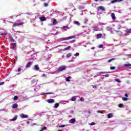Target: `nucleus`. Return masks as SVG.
Returning <instances> with one entry per match:
<instances>
[{
  "mask_svg": "<svg viewBox=\"0 0 131 131\" xmlns=\"http://www.w3.org/2000/svg\"><path fill=\"white\" fill-rule=\"evenodd\" d=\"M124 96L125 97H126V98H128V95L127 94V93L125 94Z\"/></svg>",
  "mask_w": 131,
  "mask_h": 131,
  "instance_id": "obj_53",
  "label": "nucleus"
},
{
  "mask_svg": "<svg viewBox=\"0 0 131 131\" xmlns=\"http://www.w3.org/2000/svg\"><path fill=\"white\" fill-rule=\"evenodd\" d=\"M131 29H127L125 31L126 33H130Z\"/></svg>",
  "mask_w": 131,
  "mask_h": 131,
  "instance_id": "obj_23",
  "label": "nucleus"
},
{
  "mask_svg": "<svg viewBox=\"0 0 131 131\" xmlns=\"http://www.w3.org/2000/svg\"><path fill=\"white\" fill-rule=\"evenodd\" d=\"M75 57H77L78 56H79V53L77 52L75 55Z\"/></svg>",
  "mask_w": 131,
  "mask_h": 131,
  "instance_id": "obj_42",
  "label": "nucleus"
},
{
  "mask_svg": "<svg viewBox=\"0 0 131 131\" xmlns=\"http://www.w3.org/2000/svg\"><path fill=\"white\" fill-rule=\"evenodd\" d=\"M107 117L108 118H112V117H113V115L112 114V113L108 114L107 115Z\"/></svg>",
  "mask_w": 131,
  "mask_h": 131,
  "instance_id": "obj_18",
  "label": "nucleus"
},
{
  "mask_svg": "<svg viewBox=\"0 0 131 131\" xmlns=\"http://www.w3.org/2000/svg\"><path fill=\"white\" fill-rule=\"evenodd\" d=\"M70 79H71V76H68L66 78V81H68V82H69L70 81Z\"/></svg>",
  "mask_w": 131,
  "mask_h": 131,
  "instance_id": "obj_15",
  "label": "nucleus"
},
{
  "mask_svg": "<svg viewBox=\"0 0 131 131\" xmlns=\"http://www.w3.org/2000/svg\"><path fill=\"white\" fill-rule=\"evenodd\" d=\"M97 113H101V114H103V112L102 111H98Z\"/></svg>",
  "mask_w": 131,
  "mask_h": 131,
  "instance_id": "obj_45",
  "label": "nucleus"
},
{
  "mask_svg": "<svg viewBox=\"0 0 131 131\" xmlns=\"http://www.w3.org/2000/svg\"><path fill=\"white\" fill-rule=\"evenodd\" d=\"M47 113V112H43L42 113Z\"/></svg>",
  "mask_w": 131,
  "mask_h": 131,
  "instance_id": "obj_60",
  "label": "nucleus"
},
{
  "mask_svg": "<svg viewBox=\"0 0 131 131\" xmlns=\"http://www.w3.org/2000/svg\"><path fill=\"white\" fill-rule=\"evenodd\" d=\"M60 104H66L67 103H68V102L67 101H65V100H63V101H60L59 102Z\"/></svg>",
  "mask_w": 131,
  "mask_h": 131,
  "instance_id": "obj_20",
  "label": "nucleus"
},
{
  "mask_svg": "<svg viewBox=\"0 0 131 131\" xmlns=\"http://www.w3.org/2000/svg\"><path fill=\"white\" fill-rule=\"evenodd\" d=\"M108 73H111V72H101L97 73V74L94 76V78L97 77V76H101L103 74H107Z\"/></svg>",
  "mask_w": 131,
  "mask_h": 131,
  "instance_id": "obj_2",
  "label": "nucleus"
},
{
  "mask_svg": "<svg viewBox=\"0 0 131 131\" xmlns=\"http://www.w3.org/2000/svg\"><path fill=\"white\" fill-rule=\"evenodd\" d=\"M17 118H18V116L15 115L13 119L10 120V121H16V120H17Z\"/></svg>",
  "mask_w": 131,
  "mask_h": 131,
  "instance_id": "obj_9",
  "label": "nucleus"
},
{
  "mask_svg": "<svg viewBox=\"0 0 131 131\" xmlns=\"http://www.w3.org/2000/svg\"><path fill=\"white\" fill-rule=\"evenodd\" d=\"M74 112L73 111V110H71L70 112V113H71L72 114H73Z\"/></svg>",
  "mask_w": 131,
  "mask_h": 131,
  "instance_id": "obj_55",
  "label": "nucleus"
},
{
  "mask_svg": "<svg viewBox=\"0 0 131 131\" xmlns=\"http://www.w3.org/2000/svg\"><path fill=\"white\" fill-rule=\"evenodd\" d=\"M71 56H72L71 53H68L67 54V58H70Z\"/></svg>",
  "mask_w": 131,
  "mask_h": 131,
  "instance_id": "obj_32",
  "label": "nucleus"
},
{
  "mask_svg": "<svg viewBox=\"0 0 131 131\" xmlns=\"http://www.w3.org/2000/svg\"><path fill=\"white\" fill-rule=\"evenodd\" d=\"M58 131H63V130H58Z\"/></svg>",
  "mask_w": 131,
  "mask_h": 131,
  "instance_id": "obj_61",
  "label": "nucleus"
},
{
  "mask_svg": "<svg viewBox=\"0 0 131 131\" xmlns=\"http://www.w3.org/2000/svg\"><path fill=\"white\" fill-rule=\"evenodd\" d=\"M75 121H76V120L75 119L73 118L69 120V123H72V124L75 123Z\"/></svg>",
  "mask_w": 131,
  "mask_h": 131,
  "instance_id": "obj_6",
  "label": "nucleus"
},
{
  "mask_svg": "<svg viewBox=\"0 0 131 131\" xmlns=\"http://www.w3.org/2000/svg\"><path fill=\"white\" fill-rule=\"evenodd\" d=\"M43 95H53V93L52 92H47L45 93H42L40 94V96H43Z\"/></svg>",
  "mask_w": 131,
  "mask_h": 131,
  "instance_id": "obj_14",
  "label": "nucleus"
},
{
  "mask_svg": "<svg viewBox=\"0 0 131 131\" xmlns=\"http://www.w3.org/2000/svg\"><path fill=\"white\" fill-rule=\"evenodd\" d=\"M71 101H76V97H75V96H73L72 99H71Z\"/></svg>",
  "mask_w": 131,
  "mask_h": 131,
  "instance_id": "obj_27",
  "label": "nucleus"
},
{
  "mask_svg": "<svg viewBox=\"0 0 131 131\" xmlns=\"http://www.w3.org/2000/svg\"><path fill=\"white\" fill-rule=\"evenodd\" d=\"M12 46V50H16V49H17V45L16 43H13Z\"/></svg>",
  "mask_w": 131,
  "mask_h": 131,
  "instance_id": "obj_12",
  "label": "nucleus"
},
{
  "mask_svg": "<svg viewBox=\"0 0 131 131\" xmlns=\"http://www.w3.org/2000/svg\"><path fill=\"white\" fill-rule=\"evenodd\" d=\"M4 84H5V82H0V85H3Z\"/></svg>",
  "mask_w": 131,
  "mask_h": 131,
  "instance_id": "obj_47",
  "label": "nucleus"
},
{
  "mask_svg": "<svg viewBox=\"0 0 131 131\" xmlns=\"http://www.w3.org/2000/svg\"><path fill=\"white\" fill-rule=\"evenodd\" d=\"M98 30H99V28H98L97 26L95 27L93 29L94 31H98Z\"/></svg>",
  "mask_w": 131,
  "mask_h": 131,
  "instance_id": "obj_24",
  "label": "nucleus"
},
{
  "mask_svg": "<svg viewBox=\"0 0 131 131\" xmlns=\"http://www.w3.org/2000/svg\"><path fill=\"white\" fill-rule=\"evenodd\" d=\"M31 83L34 84H36V83H37V80H36V79L32 80Z\"/></svg>",
  "mask_w": 131,
  "mask_h": 131,
  "instance_id": "obj_13",
  "label": "nucleus"
},
{
  "mask_svg": "<svg viewBox=\"0 0 131 131\" xmlns=\"http://www.w3.org/2000/svg\"><path fill=\"white\" fill-rule=\"evenodd\" d=\"M53 24H54V25H56V24H57V19H54Z\"/></svg>",
  "mask_w": 131,
  "mask_h": 131,
  "instance_id": "obj_31",
  "label": "nucleus"
},
{
  "mask_svg": "<svg viewBox=\"0 0 131 131\" xmlns=\"http://www.w3.org/2000/svg\"><path fill=\"white\" fill-rule=\"evenodd\" d=\"M88 113L90 114V113H91V112H88Z\"/></svg>",
  "mask_w": 131,
  "mask_h": 131,
  "instance_id": "obj_62",
  "label": "nucleus"
},
{
  "mask_svg": "<svg viewBox=\"0 0 131 131\" xmlns=\"http://www.w3.org/2000/svg\"><path fill=\"white\" fill-rule=\"evenodd\" d=\"M74 24H76V25H78V26L80 25V24L79 23V21H75L74 22Z\"/></svg>",
  "mask_w": 131,
  "mask_h": 131,
  "instance_id": "obj_26",
  "label": "nucleus"
},
{
  "mask_svg": "<svg viewBox=\"0 0 131 131\" xmlns=\"http://www.w3.org/2000/svg\"><path fill=\"white\" fill-rule=\"evenodd\" d=\"M60 104L58 103H56L54 104V108H58Z\"/></svg>",
  "mask_w": 131,
  "mask_h": 131,
  "instance_id": "obj_19",
  "label": "nucleus"
},
{
  "mask_svg": "<svg viewBox=\"0 0 131 131\" xmlns=\"http://www.w3.org/2000/svg\"><path fill=\"white\" fill-rule=\"evenodd\" d=\"M66 69V66L60 67L57 70L55 71V73H60L62 71H64Z\"/></svg>",
  "mask_w": 131,
  "mask_h": 131,
  "instance_id": "obj_1",
  "label": "nucleus"
},
{
  "mask_svg": "<svg viewBox=\"0 0 131 131\" xmlns=\"http://www.w3.org/2000/svg\"><path fill=\"white\" fill-rule=\"evenodd\" d=\"M24 24V23L23 21L20 22L19 23H14L13 24V27H15L16 26H20L21 25H23Z\"/></svg>",
  "mask_w": 131,
  "mask_h": 131,
  "instance_id": "obj_4",
  "label": "nucleus"
},
{
  "mask_svg": "<svg viewBox=\"0 0 131 131\" xmlns=\"http://www.w3.org/2000/svg\"><path fill=\"white\" fill-rule=\"evenodd\" d=\"M100 10H101V11H103V12L106 11V10L105 9V8H104V7L103 6H99L97 8V11H100Z\"/></svg>",
  "mask_w": 131,
  "mask_h": 131,
  "instance_id": "obj_5",
  "label": "nucleus"
},
{
  "mask_svg": "<svg viewBox=\"0 0 131 131\" xmlns=\"http://www.w3.org/2000/svg\"><path fill=\"white\" fill-rule=\"evenodd\" d=\"M12 108L13 109H16V108H18V104L17 103L13 104L12 106Z\"/></svg>",
  "mask_w": 131,
  "mask_h": 131,
  "instance_id": "obj_10",
  "label": "nucleus"
},
{
  "mask_svg": "<svg viewBox=\"0 0 131 131\" xmlns=\"http://www.w3.org/2000/svg\"><path fill=\"white\" fill-rule=\"evenodd\" d=\"M88 18H85L84 21V24H86V22H88Z\"/></svg>",
  "mask_w": 131,
  "mask_h": 131,
  "instance_id": "obj_36",
  "label": "nucleus"
},
{
  "mask_svg": "<svg viewBox=\"0 0 131 131\" xmlns=\"http://www.w3.org/2000/svg\"><path fill=\"white\" fill-rule=\"evenodd\" d=\"M65 126H66V125H59V127H65Z\"/></svg>",
  "mask_w": 131,
  "mask_h": 131,
  "instance_id": "obj_44",
  "label": "nucleus"
},
{
  "mask_svg": "<svg viewBox=\"0 0 131 131\" xmlns=\"http://www.w3.org/2000/svg\"><path fill=\"white\" fill-rule=\"evenodd\" d=\"M33 125H35V123L33 124Z\"/></svg>",
  "mask_w": 131,
  "mask_h": 131,
  "instance_id": "obj_63",
  "label": "nucleus"
},
{
  "mask_svg": "<svg viewBox=\"0 0 131 131\" xmlns=\"http://www.w3.org/2000/svg\"><path fill=\"white\" fill-rule=\"evenodd\" d=\"M68 26H64L62 27V29H66V28H68Z\"/></svg>",
  "mask_w": 131,
  "mask_h": 131,
  "instance_id": "obj_41",
  "label": "nucleus"
},
{
  "mask_svg": "<svg viewBox=\"0 0 131 131\" xmlns=\"http://www.w3.org/2000/svg\"><path fill=\"white\" fill-rule=\"evenodd\" d=\"M46 0H41V2H45Z\"/></svg>",
  "mask_w": 131,
  "mask_h": 131,
  "instance_id": "obj_59",
  "label": "nucleus"
},
{
  "mask_svg": "<svg viewBox=\"0 0 131 131\" xmlns=\"http://www.w3.org/2000/svg\"><path fill=\"white\" fill-rule=\"evenodd\" d=\"M29 67H30V66H26V68H28Z\"/></svg>",
  "mask_w": 131,
  "mask_h": 131,
  "instance_id": "obj_56",
  "label": "nucleus"
},
{
  "mask_svg": "<svg viewBox=\"0 0 131 131\" xmlns=\"http://www.w3.org/2000/svg\"><path fill=\"white\" fill-rule=\"evenodd\" d=\"M80 101H81V102H83V101H84V99H83V98H81L80 99Z\"/></svg>",
  "mask_w": 131,
  "mask_h": 131,
  "instance_id": "obj_52",
  "label": "nucleus"
},
{
  "mask_svg": "<svg viewBox=\"0 0 131 131\" xmlns=\"http://www.w3.org/2000/svg\"><path fill=\"white\" fill-rule=\"evenodd\" d=\"M43 5L45 6V7H48V6H49V5L47 3H44Z\"/></svg>",
  "mask_w": 131,
  "mask_h": 131,
  "instance_id": "obj_50",
  "label": "nucleus"
},
{
  "mask_svg": "<svg viewBox=\"0 0 131 131\" xmlns=\"http://www.w3.org/2000/svg\"><path fill=\"white\" fill-rule=\"evenodd\" d=\"M31 65V62H29L27 63L26 66H30Z\"/></svg>",
  "mask_w": 131,
  "mask_h": 131,
  "instance_id": "obj_38",
  "label": "nucleus"
},
{
  "mask_svg": "<svg viewBox=\"0 0 131 131\" xmlns=\"http://www.w3.org/2000/svg\"><path fill=\"white\" fill-rule=\"evenodd\" d=\"M110 69H111V70H115V67H111Z\"/></svg>",
  "mask_w": 131,
  "mask_h": 131,
  "instance_id": "obj_40",
  "label": "nucleus"
},
{
  "mask_svg": "<svg viewBox=\"0 0 131 131\" xmlns=\"http://www.w3.org/2000/svg\"><path fill=\"white\" fill-rule=\"evenodd\" d=\"M115 81H117V82H121V81L119 80V79H115Z\"/></svg>",
  "mask_w": 131,
  "mask_h": 131,
  "instance_id": "obj_34",
  "label": "nucleus"
},
{
  "mask_svg": "<svg viewBox=\"0 0 131 131\" xmlns=\"http://www.w3.org/2000/svg\"><path fill=\"white\" fill-rule=\"evenodd\" d=\"M71 48V46H68V47L64 49L63 51H67L68 50H69Z\"/></svg>",
  "mask_w": 131,
  "mask_h": 131,
  "instance_id": "obj_30",
  "label": "nucleus"
},
{
  "mask_svg": "<svg viewBox=\"0 0 131 131\" xmlns=\"http://www.w3.org/2000/svg\"><path fill=\"white\" fill-rule=\"evenodd\" d=\"M103 76H105V77H109V74H106V75H104Z\"/></svg>",
  "mask_w": 131,
  "mask_h": 131,
  "instance_id": "obj_46",
  "label": "nucleus"
},
{
  "mask_svg": "<svg viewBox=\"0 0 131 131\" xmlns=\"http://www.w3.org/2000/svg\"><path fill=\"white\" fill-rule=\"evenodd\" d=\"M93 89H96V88H97V85H92Z\"/></svg>",
  "mask_w": 131,
  "mask_h": 131,
  "instance_id": "obj_54",
  "label": "nucleus"
},
{
  "mask_svg": "<svg viewBox=\"0 0 131 131\" xmlns=\"http://www.w3.org/2000/svg\"><path fill=\"white\" fill-rule=\"evenodd\" d=\"M114 60H115V58H111V59L108 60V63H110V62H112V61H113Z\"/></svg>",
  "mask_w": 131,
  "mask_h": 131,
  "instance_id": "obj_35",
  "label": "nucleus"
},
{
  "mask_svg": "<svg viewBox=\"0 0 131 131\" xmlns=\"http://www.w3.org/2000/svg\"><path fill=\"white\" fill-rule=\"evenodd\" d=\"M20 117L21 118H28V115L22 114L20 115Z\"/></svg>",
  "mask_w": 131,
  "mask_h": 131,
  "instance_id": "obj_7",
  "label": "nucleus"
},
{
  "mask_svg": "<svg viewBox=\"0 0 131 131\" xmlns=\"http://www.w3.org/2000/svg\"><path fill=\"white\" fill-rule=\"evenodd\" d=\"M72 38H75V36H71L68 37L63 38V40H68V39H72Z\"/></svg>",
  "mask_w": 131,
  "mask_h": 131,
  "instance_id": "obj_3",
  "label": "nucleus"
},
{
  "mask_svg": "<svg viewBox=\"0 0 131 131\" xmlns=\"http://www.w3.org/2000/svg\"><path fill=\"white\" fill-rule=\"evenodd\" d=\"M9 38L10 41H11L12 42H14V41H15V40H14V38H13V37H12V36H9Z\"/></svg>",
  "mask_w": 131,
  "mask_h": 131,
  "instance_id": "obj_17",
  "label": "nucleus"
},
{
  "mask_svg": "<svg viewBox=\"0 0 131 131\" xmlns=\"http://www.w3.org/2000/svg\"><path fill=\"white\" fill-rule=\"evenodd\" d=\"M124 66H131V64H129V63H128V64H125L124 65Z\"/></svg>",
  "mask_w": 131,
  "mask_h": 131,
  "instance_id": "obj_48",
  "label": "nucleus"
},
{
  "mask_svg": "<svg viewBox=\"0 0 131 131\" xmlns=\"http://www.w3.org/2000/svg\"><path fill=\"white\" fill-rule=\"evenodd\" d=\"M122 1H124V0H119V2H122Z\"/></svg>",
  "mask_w": 131,
  "mask_h": 131,
  "instance_id": "obj_58",
  "label": "nucleus"
},
{
  "mask_svg": "<svg viewBox=\"0 0 131 131\" xmlns=\"http://www.w3.org/2000/svg\"><path fill=\"white\" fill-rule=\"evenodd\" d=\"M122 107H123V104H119V108H122Z\"/></svg>",
  "mask_w": 131,
  "mask_h": 131,
  "instance_id": "obj_37",
  "label": "nucleus"
},
{
  "mask_svg": "<svg viewBox=\"0 0 131 131\" xmlns=\"http://www.w3.org/2000/svg\"><path fill=\"white\" fill-rule=\"evenodd\" d=\"M111 17L113 20H115L116 19V17L115 16V14L114 13H112Z\"/></svg>",
  "mask_w": 131,
  "mask_h": 131,
  "instance_id": "obj_11",
  "label": "nucleus"
},
{
  "mask_svg": "<svg viewBox=\"0 0 131 131\" xmlns=\"http://www.w3.org/2000/svg\"><path fill=\"white\" fill-rule=\"evenodd\" d=\"M103 45H100L98 46L99 49H102V48H103Z\"/></svg>",
  "mask_w": 131,
  "mask_h": 131,
  "instance_id": "obj_39",
  "label": "nucleus"
},
{
  "mask_svg": "<svg viewBox=\"0 0 131 131\" xmlns=\"http://www.w3.org/2000/svg\"><path fill=\"white\" fill-rule=\"evenodd\" d=\"M21 71H23V72L24 71V70L21 69V68H19L18 69V70H17V71H18V72H20L21 71Z\"/></svg>",
  "mask_w": 131,
  "mask_h": 131,
  "instance_id": "obj_33",
  "label": "nucleus"
},
{
  "mask_svg": "<svg viewBox=\"0 0 131 131\" xmlns=\"http://www.w3.org/2000/svg\"><path fill=\"white\" fill-rule=\"evenodd\" d=\"M1 35H4V36H6L7 35V34L5 33H2L1 34Z\"/></svg>",
  "mask_w": 131,
  "mask_h": 131,
  "instance_id": "obj_49",
  "label": "nucleus"
},
{
  "mask_svg": "<svg viewBox=\"0 0 131 131\" xmlns=\"http://www.w3.org/2000/svg\"><path fill=\"white\" fill-rule=\"evenodd\" d=\"M0 111H5V112H8V110L6 109L1 110Z\"/></svg>",
  "mask_w": 131,
  "mask_h": 131,
  "instance_id": "obj_43",
  "label": "nucleus"
},
{
  "mask_svg": "<svg viewBox=\"0 0 131 131\" xmlns=\"http://www.w3.org/2000/svg\"><path fill=\"white\" fill-rule=\"evenodd\" d=\"M40 21H46V19L45 17H40Z\"/></svg>",
  "mask_w": 131,
  "mask_h": 131,
  "instance_id": "obj_22",
  "label": "nucleus"
},
{
  "mask_svg": "<svg viewBox=\"0 0 131 131\" xmlns=\"http://www.w3.org/2000/svg\"><path fill=\"white\" fill-rule=\"evenodd\" d=\"M122 99L123 100V101H126L128 100V98L126 97H122Z\"/></svg>",
  "mask_w": 131,
  "mask_h": 131,
  "instance_id": "obj_28",
  "label": "nucleus"
},
{
  "mask_svg": "<svg viewBox=\"0 0 131 131\" xmlns=\"http://www.w3.org/2000/svg\"><path fill=\"white\" fill-rule=\"evenodd\" d=\"M34 70H36V71H38L39 70V68L38 66H35L33 68Z\"/></svg>",
  "mask_w": 131,
  "mask_h": 131,
  "instance_id": "obj_16",
  "label": "nucleus"
},
{
  "mask_svg": "<svg viewBox=\"0 0 131 131\" xmlns=\"http://www.w3.org/2000/svg\"><path fill=\"white\" fill-rule=\"evenodd\" d=\"M18 99H19V98L17 96H15L13 97V100H14V101H17V100H18Z\"/></svg>",
  "mask_w": 131,
  "mask_h": 131,
  "instance_id": "obj_25",
  "label": "nucleus"
},
{
  "mask_svg": "<svg viewBox=\"0 0 131 131\" xmlns=\"http://www.w3.org/2000/svg\"><path fill=\"white\" fill-rule=\"evenodd\" d=\"M34 91H36V89H34Z\"/></svg>",
  "mask_w": 131,
  "mask_h": 131,
  "instance_id": "obj_64",
  "label": "nucleus"
},
{
  "mask_svg": "<svg viewBox=\"0 0 131 131\" xmlns=\"http://www.w3.org/2000/svg\"><path fill=\"white\" fill-rule=\"evenodd\" d=\"M48 103H49L50 104L52 103H55V100L52 99H48L47 100Z\"/></svg>",
  "mask_w": 131,
  "mask_h": 131,
  "instance_id": "obj_8",
  "label": "nucleus"
},
{
  "mask_svg": "<svg viewBox=\"0 0 131 131\" xmlns=\"http://www.w3.org/2000/svg\"><path fill=\"white\" fill-rule=\"evenodd\" d=\"M102 35L101 33H99L97 34V37L98 38H100V37H102Z\"/></svg>",
  "mask_w": 131,
  "mask_h": 131,
  "instance_id": "obj_29",
  "label": "nucleus"
},
{
  "mask_svg": "<svg viewBox=\"0 0 131 131\" xmlns=\"http://www.w3.org/2000/svg\"><path fill=\"white\" fill-rule=\"evenodd\" d=\"M95 124H96V123H95L94 122H92L90 124L91 125H95Z\"/></svg>",
  "mask_w": 131,
  "mask_h": 131,
  "instance_id": "obj_51",
  "label": "nucleus"
},
{
  "mask_svg": "<svg viewBox=\"0 0 131 131\" xmlns=\"http://www.w3.org/2000/svg\"><path fill=\"white\" fill-rule=\"evenodd\" d=\"M112 4H114V3H119V0H113L111 1Z\"/></svg>",
  "mask_w": 131,
  "mask_h": 131,
  "instance_id": "obj_21",
  "label": "nucleus"
},
{
  "mask_svg": "<svg viewBox=\"0 0 131 131\" xmlns=\"http://www.w3.org/2000/svg\"><path fill=\"white\" fill-rule=\"evenodd\" d=\"M27 123L28 124H29V123H30L29 121H27Z\"/></svg>",
  "mask_w": 131,
  "mask_h": 131,
  "instance_id": "obj_57",
  "label": "nucleus"
}]
</instances>
